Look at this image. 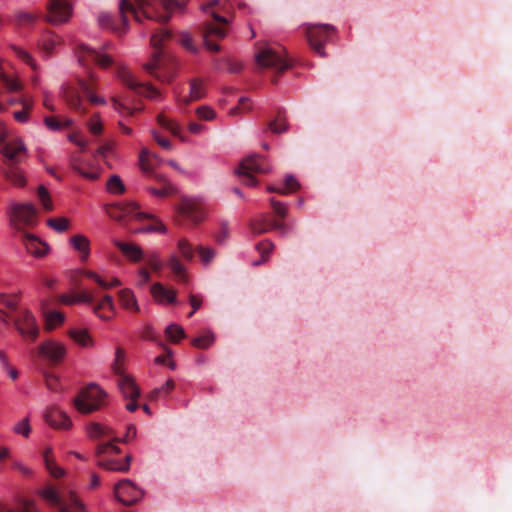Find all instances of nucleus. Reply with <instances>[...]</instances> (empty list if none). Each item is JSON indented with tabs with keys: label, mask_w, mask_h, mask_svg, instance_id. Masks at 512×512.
<instances>
[{
	"label": "nucleus",
	"mask_w": 512,
	"mask_h": 512,
	"mask_svg": "<svg viewBox=\"0 0 512 512\" xmlns=\"http://www.w3.org/2000/svg\"><path fill=\"white\" fill-rule=\"evenodd\" d=\"M11 49L15 53V55L20 58L22 61H24L27 65H29L33 70L38 69V65L36 64L35 60L31 56L29 52L24 50L23 48L19 46H11Z\"/></svg>",
	"instance_id": "obj_45"
},
{
	"label": "nucleus",
	"mask_w": 512,
	"mask_h": 512,
	"mask_svg": "<svg viewBox=\"0 0 512 512\" xmlns=\"http://www.w3.org/2000/svg\"><path fill=\"white\" fill-rule=\"evenodd\" d=\"M40 496L60 512H87L79 498L70 492L67 497L61 496L58 491L48 486L39 492Z\"/></svg>",
	"instance_id": "obj_7"
},
{
	"label": "nucleus",
	"mask_w": 512,
	"mask_h": 512,
	"mask_svg": "<svg viewBox=\"0 0 512 512\" xmlns=\"http://www.w3.org/2000/svg\"><path fill=\"white\" fill-rule=\"evenodd\" d=\"M157 121L161 127L167 129L174 136L179 137L182 141H185V138L181 135V127L177 122L167 118L163 114L158 115Z\"/></svg>",
	"instance_id": "obj_39"
},
{
	"label": "nucleus",
	"mask_w": 512,
	"mask_h": 512,
	"mask_svg": "<svg viewBox=\"0 0 512 512\" xmlns=\"http://www.w3.org/2000/svg\"><path fill=\"white\" fill-rule=\"evenodd\" d=\"M255 60L259 67L272 69L282 73L290 67V63L280 52L271 47H263L255 54Z\"/></svg>",
	"instance_id": "obj_13"
},
{
	"label": "nucleus",
	"mask_w": 512,
	"mask_h": 512,
	"mask_svg": "<svg viewBox=\"0 0 512 512\" xmlns=\"http://www.w3.org/2000/svg\"><path fill=\"white\" fill-rule=\"evenodd\" d=\"M73 169L74 171H76L79 175H81L82 177L88 179V180H96L98 179V173L97 172H94V171H86L82 166L81 164L79 163H74L73 164Z\"/></svg>",
	"instance_id": "obj_59"
},
{
	"label": "nucleus",
	"mask_w": 512,
	"mask_h": 512,
	"mask_svg": "<svg viewBox=\"0 0 512 512\" xmlns=\"http://www.w3.org/2000/svg\"><path fill=\"white\" fill-rule=\"evenodd\" d=\"M250 228L254 234L260 235L271 230V221L263 216L260 219L252 220Z\"/></svg>",
	"instance_id": "obj_42"
},
{
	"label": "nucleus",
	"mask_w": 512,
	"mask_h": 512,
	"mask_svg": "<svg viewBox=\"0 0 512 512\" xmlns=\"http://www.w3.org/2000/svg\"><path fill=\"white\" fill-rule=\"evenodd\" d=\"M0 152L4 157L6 167L18 166L28 157L27 148L20 138L6 142Z\"/></svg>",
	"instance_id": "obj_16"
},
{
	"label": "nucleus",
	"mask_w": 512,
	"mask_h": 512,
	"mask_svg": "<svg viewBox=\"0 0 512 512\" xmlns=\"http://www.w3.org/2000/svg\"><path fill=\"white\" fill-rule=\"evenodd\" d=\"M256 248L258 252L262 255V259L254 262V265H260L261 263L266 261V256L273 250L274 244L270 240H264L259 242Z\"/></svg>",
	"instance_id": "obj_47"
},
{
	"label": "nucleus",
	"mask_w": 512,
	"mask_h": 512,
	"mask_svg": "<svg viewBox=\"0 0 512 512\" xmlns=\"http://www.w3.org/2000/svg\"><path fill=\"white\" fill-rule=\"evenodd\" d=\"M19 509L21 512H38L35 502L29 499H21Z\"/></svg>",
	"instance_id": "obj_64"
},
{
	"label": "nucleus",
	"mask_w": 512,
	"mask_h": 512,
	"mask_svg": "<svg viewBox=\"0 0 512 512\" xmlns=\"http://www.w3.org/2000/svg\"><path fill=\"white\" fill-rule=\"evenodd\" d=\"M124 358L125 351L122 348L118 347L116 349L115 360L112 364L113 372L115 373L117 378H119L122 375H126V373L124 372Z\"/></svg>",
	"instance_id": "obj_43"
},
{
	"label": "nucleus",
	"mask_w": 512,
	"mask_h": 512,
	"mask_svg": "<svg viewBox=\"0 0 512 512\" xmlns=\"http://www.w3.org/2000/svg\"><path fill=\"white\" fill-rule=\"evenodd\" d=\"M147 264L155 272L159 273L163 268V263L160 256L156 252H151L147 255Z\"/></svg>",
	"instance_id": "obj_55"
},
{
	"label": "nucleus",
	"mask_w": 512,
	"mask_h": 512,
	"mask_svg": "<svg viewBox=\"0 0 512 512\" xmlns=\"http://www.w3.org/2000/svg\"><path fill=\"white\" fill-rule=\"evenodd\" d=\"M62 40L51 31H46L41 36L38 46L46 56H50L56 46L60 45Z\"/></svg>",
	"instance_id": "obj_29"
},
{
	"label": "nucleus",
	"mask_w": 512,
	"mask_h": 512,
	"mask_svg": "<svg viewBox=\"0 0 512 512\" xmlns=\"http://www.w3.org/2000/svg\"><path fill=\"white\" fill-rule=\"evenodd\" d=\"M45 421L56 429H69L72 426L70 417L56 406L48 408L44 413Z\"/></svg>",
	"instance_id": "obj_22"
},
{
	"label": "nucleus",
	"mask_w": 512,
	"mask_h": 512,
	"mask_svg": "<svg viewBox=\"0 0 512 512\" xmlns=\"http://www.w3.org/2000/svg\"><path fill=\"white\" fill-rule=\"evenodd\" d=\"M82 274L85 277L94 280L102 289H110L121 285V282L118 278H113L110 282H108L93 271L85 270L82 272Z\"/></svg>",
	"instance_id": "obj_38"
},
{
	"label": "nucleus",
	"mask_w": 512,
	"mask_h": 512,
	"mask_svg": "<svg viewBox=\"0 0 512 512\" xmlns=\"http://www.w3.org/2000/svg\"><path fill=\"white\" fill-rule=\"evenodd\" d=\"M30 420L28 417L23 418L21 421L15 424L13 427V432L15 434L22 435L25 438H28L31 433Z\"/></svg>",
	"instance_id": "obj_48"
},
{
	"label": "nucleus",
	"mask_w": 512,
	"mask_h": 512,
	"mask_svg": "<svg viewBox=\"0 0 512 512\" xmlns=\"http://www.w3.org/2000/svg\"><path fill=\"white\" fill-rule=\"evenodd\" d=\"M175 191L176 189L171 183H167V185H163L161 188H149V192L156 197H167L174 194Z\"/></svg>",
	"instance_id": "obj_53"
},
{
	"label": "nucleus",
	"mask_w": 512,
	"mask_h": 512,
	"mask_svg": "<svg viewBox=\"0 0 512 512\" xmlns=\"http://www.w3.org/2000/svg\"><path fill=\"white\" fill-rule=\"evenodd\" d=\"M114 495L120 503L130 506L141 499L142 491L130 480L123 479L115 485Z\"/></svg>",
	"instance_id": "obj_18"
},
{
	"label": "nucleus",
	"mask_w": 512,
	"mask_h": 512,
	"mask_svg": "<svg viewBox=\"0 0 512 512\" xmlns=\"http://www.w3.org/2000/svg\"><path fill=\"white\" fill-rule=\"evenodd\" d=\"M177 247L181 256L187 261H192L194 253L197 252L200 261L205 266L210 265L216 256V251L212 247L198 245L194 248L186 239H180Z\"/></svg>",
	"instance_id": "obj_17"
},
{
	"label": "nucleus",
	"mask_w": 512,
	"mask_h": 512,
	"mask_svg": "<svg viewBox=\"0 0 512 512\" xmlns=\"http://www.w3.org/2000/svg\"><path fill=\"white\" fill-rule=\"evenodd\" d=\"M106 393L96 384H90L73 400L75 408L83 414L99 410L104 404Z\"/></svg>",
	"instance_id": "obj_8"
},
{
	"label": "nucleus",
	"mask_w": 512,
	"mask_h": 512,
	"mask_svg": "<svg viewBox=\"0 0 512 512\" xmlns=\"http://www.w3.org/2000/svg\"><path fill=\"white\" fill-rule=\"evenodd\" d=\"M65 320L64 314L58 311H48L44 313L45 329L51 331L61 325Z\"/></svg>",
	"instance_id": "obj_37"
},
{
	"label": "nucleus",
	"mask_w": 512,
	"mask_h": 512,
	"mask_svg": "<svg viewBox=\"0 0 512 512\" xmlns=\"http://www.w3.org/2000/svg\"><path fill=\"white\" fill-rule=\"evenodd\" d=\"M23 109L21 111L14 112V118L16 121L20 123H25L28 120V114L32 109V101L23 100L22 101Z\"/></svg>",
	"instance_id": "obj_51"
},
{
	"label": "nucleus",
	"mask_w": 512,
	"mask_h": 512,
	"mask_svg": "<svg viewBox=\"0 0 512 512\" xmlns=\"http://www.w3.org/2000/svg\"><path fill=\"white\" fill-rule=\"evenodd\" d=\"M152 296L159 303H175L176 302V290L173 288H166L159 282L154 283L150 290Z\"/></svg>",
	"instance_id": "obj_27"
},
{
	"label": "nucleus",
	"mask_w": 512,
	"mask_h": 512,
	"mask_svg": "<svg viewBox=\"0 0 512 512\" xmlns=\"http://www.w3.org/2000/svg\"><path fill=\"white\" fill-rule=\"evenodd\" d=\"M38 18L37 14L21 11L16 14V21L21 26L32 25Z\"/></svg>",
	"instance_id": "obj_50"
},
{
	"label": "nucleus",
	"mask_w": 512,
	"mask_h": 512,
	"mask_svg": "<svg viewBox=\"0 0 512 512\" xmlns=\"http://www.w3.org/2000/svg\"><path fill=\"white\" fill-rule=\"evenodd\" d=\"M45 125L51 130H59L62 127H69L72 124L71 120H66L64 124L59 122L55 117H45Z\"/></svg>",
	"instance_id": "obj_57"
},
{
	"label": "nucleus",
	"mask_w": 512,
	"mask_h": 512,
	"mask_svg": "<svg viewBox=\"0 0 512 512\" xmlns=\"http://www.w3.org/2000/svg\"><path fill=\"white\" fill-rule=\"evenodd\" d=\"M270 203H271V206H272V209L274 211V213L280 217V218H285L286 215H287V208L286 206L279 202V201H276L274 198H271L270 199Z\"/></svg>",
	"instance_id": "obj_60"
},
{
	"label": "nucleus",
	"mask_w": 512,
	"mask_h": 512,
	"mask_svg": "<svg viewBox=\"0 0 512 512\" xmlns=\"http://www.w3.org/2000/svg\"><path fill=\"white\" fill-rule=\"evenodd\" d=\"M197 116L202 120H212L215 117V112L208 106H201L196 109Z\"/></svg>",
	"instance_id": "obj_61"
},
{
	"label": "nucleus",
	"mask_w": 512,
	"mask_h": 512,
	"mask_svg": "<svg viewBox=\"0 0 512 512\" xmlns=\"http://www.w3.org/2000/svg\"><path fill=\"white\" fill-rule=\"evenodd\" d=\"M2 81L5 87L11 92H16L21 89V83L17 79H13L6 75H3Z\"/></svg>",
	"instance_id": "obj_62"
},
{
	"label": "nucleus",
	"mask_w": 512,
	"mask_h": 512,
	"mask_svg": "<svg viewBox=\"0 0 512 512\" xmlns=\"http://www.w3.org/2000/svg\"><path fill=\"white\" fill-rule=\"evenodd\" d=\"M139 161L142 171L149 175L154 172L155 167L159 163V158L155 154L143 150L140 153Z\"/></svg>",
	"instance_id": "obj_34"
},
{
	"label": "nucleus",
	"mask_w": 512,
	"mask_h": 512,
	"mask_svg": "<svg viewBox=\"0 0 512 512\" xmlns=\"http://www.w3.org/2000/svg\"><path fill=\"white\" fill-rule=\"evenodd\" d=\"M170 37L171 32L166 29H161L151 36V45L155 51L152 60L143 66L146 72L164 83L171 82L174 77V73L172 71H164L163 55L161 51L162 42L166 39H170Z\"/></svg>",
	"instance_id": "obj_5"
},
{
	"label": "nucleus",
	"mask_w": 512,
	"mask_h": 512,
	"mask_svg": "<svg viewBox=\"0 0 512 512\" xmlns=\"http://www.w3.org/2000/svg\"><path fill=\"white\" fill-rule=\"evenodd\" d=\"M165 335L168 340L177 343L180 339L185 337L183 328L177 324H170L165 329Z\"/></svg>",
	"instance_id": "obj_44"
},
{
	"label": "nucleus",
	"mask_w": 512,
	"mask_h": 512,
	"mask_svg": "<svg viewBox=\"0 0 512 512\" xmlns=\"http://www.w3.org/2000/svg\"><path fill=\"white\" fill-rule=\"evenodd\" d=\"M116 74L122 84L136 94L145 96L149 99H156L160 97V92L154 86L138 82L125 67H118Z\"/></svg>",
	"instance_id": "obj_15"
},
{
	"label": "nucleus",
	"mask_w": 512,
	"mask_h": 512,
	"mask_svg": "<svg viewBox=\"0 0 512 512\" xmlns=\"http://www.w3.org/2000/svg\"><path fill=\"white\" fill-rule=\"evenodd\" d=\"M60 302L66 305L84 303L92 305L93 312L102 320H111L116 313L112 296L104 295L99 301H95V296L88 290H81L73 294H62Z\"/></svg>",
	"instance_id": "obj_3"
},
{
	"label": "nucleus",
	"mask_w": 512,
	"mask_h": 512,
	"mask_svg": "<svg viewBox=\"0 0 512 512\" xmlns=\"http://www.w3.org/2000/svg\"><path fill=\"white\" fill-rule=\"evenodd\" d=\"M336 29L328 24H310L306 26V37L311 48L321 57H325L324 43Z\"/></svg>",
	"instance_id": "obj_12"
},
{
	"label": "nucleus",
	"mask_w": 512,
	"mask_h": 512,
	"mask_svg": "<svg viewBox=\"0 0 512 512\" xmlns=\"http://www.w3.org/2000/svg\"><path fill=\"white\" fill-rule=\"evenodd\" d=\"M271 170L267 159L260 155H252L243 159L237 169V174L247 186H256L255 174H266Z\"/></svg>",
	"instance_id": "obj_9"
},
{
	"label": "nucleus",
	"mask_w": 512,
	"mask_h": 512,
	"mask_svg": "<svg viewBox=\"0 0 512 512\" xmlns=\"http://www.w3.org/2000/svg\"><path fill=\"white\" fill-rule=\"evenodd\" d=\"M181 7L180 3L176 0H121L119 3V12L122 20V27L116 25L110 13L102 12L98 16V22L101 27L111 28L118 34L126 31L127 14L133 15L134 19L141 22V15L146 19L154 20L157 22H167L171 17V10L173 8Z\"/></svg>",
	"instance_id": "obj_1"
},
{
	"label": "nucleus",
	"mask_w": 512,
	"mask_h": 512,
	"mask_svg": "<svg viewBox=\"0 0 512 512\" xmlns=\"http://www.w3.org/2000/svg\"><path fill=\"white\" fill-rule=\"evenodd\" d=\"M113 243L130 261L139 262L143 259V250L139 245L119 240H114Z\"/></svg>",
	"instance_id": "obj_28"
},
{
	"label": "nucleus",
	"mask_w": 512,
	"mask_h": 512,
	"mask_svg": "<svg viewBox=\"0 0 512 512\" xmlns=\"http://www.w3.org/2000/svg\"><path fill=\"white\" fill-rule=\"evenodd\" d=\"M118 296L123 308L133 312H139V305L133 291L130 289H122L119 291Z\"/></svg>",
	"instance_id": "obj_35"
},
{
	"label": "nucleus",
	"mask_w": 512,
	"mask_h": 512,
	"mask_svg": "<svg viewBox=\"0 0 512 512\" xmlns=\"http://www.w3.org/2000/svg\"><path fill=\"white\" fill-rule=\"evenodd\" d=\"M10 224L13 228L21 230L24 226L36 223L37 210L32 204H12L9 210Z\"/></svg>",
	"instance_id": "obj_14"
},
{
	"label": "nucleus",
	"mask_w": 512,
	"mask_h": 512,
	"mask_svg": "<svg viewBox=\"0 0 512 512\" xmlns=\"http://www.w3.org/2000/svg\"><path fill=\"white\" fill-rule=\"evenodd\" d=\"M219 4V0H213L203 6V11L210 13L214 19V22H208L205 24L203 29V39L205 46L212 52H218L220 46L214 42V39H223L226 36V27L229 21L220 15L216 11H210L214 6Z\"/></svg>",
	"instance_id": "obj_6"
},
{
	"label": "nucleus",
	"mask_w": 512,
	"mask_h": 512,
	"mask_svg": "<svg viewBox=\"0 0 512 512\" xmlns=\"http://www.w3.org/2000/svg\"><path fill=\"white\" fill-rule=\"evenodd\" d=\"M79 85L84 96L89 100V102L93 105H103L105 104V100L94 94V78L91 75V79L89 81L80 80Z\"/></svg>",
	"instance_id": "obj_30"
},
{
	"label": "nucleus",
	"mask_w": 512,
	"mask_h": 512,
	"mask_svg": "<svg viewBox=\"0 0 512 512\" xmlns=\"http://www.w3.org/2000/svg\"><path fill=\"white\" fill-rule=\"evenodd\" d=\"M213 341H214L213 334L208 333V334H205V335H202V336H199V337H196L195 339H193L192 344L197 348L206 349L210 345H212Z\"/></svg>",
	"instance_id": "obj_56"
},
{
	"label": "nucleus",
	"mask_w": 512,
	"mask_h": 512,
	"mask_svg": "<svg viewBox=\"0 0 512 512\" xmlns=\"http://www.w3.org/2000/svg\"><path fill=\"white\" fill-rule=\"evenodd\" d=\"M70 243L72 247L80 253V258L82 261H86L88 259L90 253V242L88 238L84 235L77 234L71 237Z\"/></svg>",
	"instance_id": "obj_31"
},
{
	"label": "nucleus",
	"mask_w": 512,
	"mask_h": 512,
	"mask_svg": "<svg viewBox=\"0 0 512 512\" xmlns=\"http://www.w3.org/2000/svg\"><path fill=\"white\" fill-rule=\"evenodd\" d=\"M17 332L28 342H35L40 335V326L29 309H20L13 319Z\"/></svg>",
	"instance_id": "obj_10"
},
{
	"label": "nucleus",
	"mask_w": 512,
	"mask_h": 512,
	"mask_svg": "<svg viewBox=\"0 0 512 512\" xmlns=\"http://www.w3.org/2000/svg\"><path fill=\"white\" fill-rule=\"evenodd\" d=\"M206 95V88L202 80L192 79L190 81V92L187 96L177 95V102L179 105H189L194 101L204 98Z\"/></svg>",
	"instance_id": "obj_23"
},
{
	"label": "nucleus",
	"mask_w": 512,
	"mask_h": 512,
	"mask_svg": "<svg viewBox=\"0 0 512 512\" xmlns=\"http://www.w3.org/2000/svg\"><path fill=\"white\" fill-rule=\"evenodd\" d=\"M178 214L193 224H198L205 217L204 210L193 200H184L178 208Z\"/></svg>",
	"instance_id": "obj_21"
},
{
	"label": "nucleus",
	"mask_w": 512,
	"mask_h": 512,
	"mask_svg": "<svg viewBox=\"0 0 512 512\" xmlns=\"http://www.w3.org/2000/svg\"><path fill=\"white\" fill-rule=\"evenodd\" d=\"M284 184H285V187L282 189L284 191H286V194L296 191L300 186L298 181L292 175L286 176Z\"/></svg>",
	"instance_id": "obj_63"
},
{
	"label": "nucleus",
	"mask_w": 512,
	"mask_h": 512,
	"mask_svg": "<svg viewBox=\"0 0 512 512\" xmlns=\"http://www.w3.org/2000/svg\"><path fill=\"white\" fill-rule=\"evenodd\" d=\"M47 224L57 232H64L69 228L70 222L67 218H50Z\"/></svg>",
	"instance_id": "obj_49"
},
{
	"label": "nucleus",
	"mask_w": 512,
	"mask_h": 512,
	"mask_svg": "<svg viewBox=\"0 0 512 512\" xmlns=\"http://www.w3.org/2000/svg\"><path fill=\"white\" fill-rule=\"evenodd\" d=\"M69 336L82 347H88L93 344L87 330L73 329L69 331Z\"/></svg>",
	"instance_id": "obj_41"
},
{
	"label": "nucleus",
	"mask_w": 512,
	"mask_h": 512,
	"mask_svg": "<svg viewBox=\"0 0 512 512\" xmlns=\"http://www.w3.org/2000/svg\"><path fill=\"white\" fill-rule=\"evenodd\" d=\"M118 387L125 398L136 400L140 395L139 387L134 382L133 378L126 374L117 378Z\"/></svg>",
	"instance_id": "obj_26"
},
{
	"label": "nucleus",
	"mask_w": 512,
	"mask_h": 512,
	"mask_svg": "<svg viewBox=\"0 0 512 512\" xmlns=\"http://www.w3.org/2000/svg\"><path fill=\"white\" fill-rule=\"evenodd\" d=\"M43 460L46 466V469L51 474V476L55 478H60L64 476L65 471L61 467H59L53 457V452L51 448H46L43 452Z\"/></svg>",
	"instance_id": "obj_32"
},
{
	"label": "nucleus",
	"mask_w": 512,
	"mask_h": 512,
	"mask_svg": "<svg viewBox=\"0 0 512 512\" xmlns=\"http://www.w3.org/2000/svg\"><path fill=\"white\" fill-rule=\"evenodd\" d=\"M37 194L43 208L47 211H51L53 209V204L48 190L44 186H40L38 188Z\"/></svg>",
	"instance_id": "obj_52"
},
{
	"label": "nucleus",
	"mask_w": 512,
	"mask_h": 512,
	"mask_svg": "<svg viewBox=\"0 0 512 512\" xmlns=\"http://www.w3.org/2000/svg\"><path fill=\"white\" fill-rule=\"evenodd\" d=\"M168 267L173 272L176 280L180 283H186L188 280L184 265L176 255H171L167 262Z\"/></svg>",
	"instance_id": "obj_33"
},
{
	"label": "nucleus",
	"mask_w": 512,
	"mask_h": 512,
	"mask_svg": "<svg viewBox=\"0 0 512 512\" xmlns=\"http://www.w3.org/2000/svg\"><path fill=\"white\" fill-rule=\"evenodd\" d=\"M108 214L111 218L116 220H122L124 217L131 216L139 221L150 219L153 222L151 224L144 225L139 228L130 229L131 233H151L159 232L164 233L166 231L165 226L155 219L151 214L143 213L139 210V206L136 203H128L122 206H113L108 210Z\"/></svg>",
	"instance_id": "obj_4"
},
{
	"label": "nucleus",
	"mask_w": 512,
	"mask_h": 512,
	"mask_svg": "<svg viewBox=\"0 0 512 512\" xmlns=\"http://www.w3.org/2000/svg\"><path fill=\"white\" fill-rule=\"evenodd\" d=\"M215 240L219 244H223L229 237V227L226 222H222L219 231L215 234Z\"/></svg>",
	"instance_id": "obj_58"
},
{
	"label": "nucleus",
	"mask_w": 512,
	"mask_h": 512,
	"mask_svg": "<svg viewBox=\"0 0 512 512\" xmlns=\"http://www.w3.org/2000/svg\"><path fill=\"white\" fill-rule=\"evenodd\" d=\"M62 97L67 105L79 112L80 114H86L87 110L82 104V100L79 91L76 88L70 86H62Z\"/></svg>",
	"instance_id": "obj_25"
},
{
	"label": "nucleus",
	"mask_w": 512,
	"mask_h": 512,
	"mask_svg": "<svg viewBox=\"0 0 512 512\" xmlns=\"http://www.w3.org/2000/svg\"><path fill=\"white\" fill-rule=\"evenodd\" d=\"M88 436L91 439L111 438L112 441L100 443L96 447L95 454L99 458L97 465L109 471L127 472L130 468L131 456H126L123 462L118 460H107L106 454H119L120 448L115 445L113 438H116L114 431L103 424L93 422L87 427Z\"/></svg>",
	"instance_id": "obj_2"
},
{
	"label": "nucleus",
	"mask_w": 512,
	"mask_h": 512,
	"mask_svg": "<svg viewBox=\"0 0 512 512\" xmlns=\"http://www.w3.org/2000/svg\"><path fill=\"white\" fill-rule=\"evenodd\" d=\"M268 129L275 134L285 132L288 129L284 112L282 110H278L275 119L268 123Z\"/></svg>",
	"instance_id": "obj_40"
},
{
	"label": "nucleus",
	"mask_w": 512,
	"mask_h": 512,
	"mask_svg": "<svg viewBox=\"0 0 512 512\" xmlns=\"http://www.w3.org/2000/svg\"><path fill=\"white\" fill-rule=\"evenodd\" d=\"M22 242L26 250L36 257H41L47 253V244L30 233L24 232L22 234Z\"/></svg>",
	"instance_id": "obj_24"
},
{
	"label": "nucleus",
	"mask_w": 512,
	"mask_h": 512,
	"mask_svg": "<svg viewBox=\"0 0 512 512\" xmlns=\"http://www.w3.org/2000/svg\"><path fill=\"white\" fill-rule=\"evenodd\" d=\"M4 177L17 187H23L26 184V179L17 166L6 167Z\"/></svg>",
	"instance_id": "obj_36"
},
{
	"label": "nucleus",
	"mask_w": 512,
	"mask_h": 512,
	"mask_svg": "<svg viewBox=\"0 0 512 512\" xmlns=\"http://www.w3.org/2000/svg\"><path fill=\"white\" fill-rule=\"evenodd\" d=\"M107 190L113 194H122L125 191V186L118 175H112L107 181Z\"/></svg>",
	"instance_id": "obj_46"
},
{
	"label": "nucleus",
	"mask_w": 512,
	"mask_h": 512,
	"mask_svg": "<svg viewBox=\"0 0 512 512\" xmlns=\"http://www.w3.org/2000/svg\"><path fill=\"white\" fill-rule=\"evenodd\" d=\"M46 20L52 24L67 22L72 15V7L66 0H50Z\"/></svg>",
	"instance_id": "obj_19"
},
{
	"label": "nucleus",
	"mask_w": 512,
	"mask_h": 512,
	"mask_svg": "<svg viewBox=\"0 0 512 512\" xmlns=\"http://www.w3.org/2000/svg\"><path fill=\"white\" fill-rule=\"evenodd\" d=\"M112 102L114 109L121 114L133 116L137 111H140V108H131L119 101L116 97L112 98Z\"/></svg>",
	"instance_id": "obj_54"
},
{
	"label": "nucleus",
	"mask_w": 512,
	"mask_h": 512,
	"mask_svg": "<svg viewBox=\"0 0 512 512\" xmlns=\"http://www.w3.org/2000/svg\"><path fill=\"white\" fill-rule=\"evenodd\" d=\"M110 48V44L103 45L100 49H94L88 45L80 44L77 48V58L82 66L96 64L101 68H108L113 64V59L104 53Z\"/></svg>",
	"instance_id": "obj_11"
},
{
	"label": "nucleus",
	"mask_w": 512,
	"mask_h": 512,
	"mask_svg": "<svg viewBox=\"0 0 512 512\" xmlns=\"http://www.w3.org/2000/svg\"><path fill=\"white\" fill-rule=\"evenodd\" d=\"M38 354L52 364L60 363L66 355V347L52 339L42 342L38 348Z\"/></svg>",
	"instance_id": "obj_20"
}]
</instances>
